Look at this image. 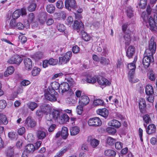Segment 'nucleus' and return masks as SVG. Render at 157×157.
Instances as JSON below:
<instances>
[{
  "mask_svg": "<svg viewBox=\"0 0 157 157\" xmlns=\"http://www.w3.org/2000/svg\"><path fill=\"white\" fill-rule=\"evenodd\" d=\"M57 94V93L52 89L48 88L44 91L45 98L47 100L51 101H55L56 100V96Z\"/></svg>",
  "mask_w": 157,
  "mask_h": 157,
  "instance_id": "f257e3e1",
  "label": "nucleus"
},
{
  "mask_svg": "<svg viewBox=\"0 0 157 157\" xmlns=\"http://www.w3.org/2000/svg\"><path fill=\"white\" fill-rule=\"evenodd\" d=\"M29 23L31 24L33 28H36L38 25V22L36 19L34 14L33 13H30L29 14L27 24H25V26L26 25L27 26H28L29 25Z\"/></svg>",
  "mask_w": 157,
  "mask_h": 157,
  "instance_id": "f03ea898",
  "label": "nucleus"
},
{
  "mask_svg": "<svg viewBox=\"0 0 157 157\" xmlns=\"http://www.w3.org/2000/svg\"><path fill=\"white\" fill-rule=\"evenodd\" d=\"M154 18L152 16L149 19L150 29L151 30L157 29V14H154Z\"/></svg>",
  "mask_w": 157,
  "mask_h": 157,
  "instance_id": "7ed1b4c3",
  "label": "nucleus"
},
{
  "mask_svg": "<svg viewBox=\"0 0 157 157\" xmlns=\"http://www.w3.org/2000/svg\"><path fill=\"white\" fill-rule=\"evenodd\" d=\"M72 56V52L68 51L65 54H63L59 58V63L61 64H66L68 62Z\"/></svg>",
  "mask_w": 157,
  "mask_h": 157,
  "instance_id": "20e7f679",
  "label": "nucleus"
},
{
  "mask_svg": "<svg viewBox=\"0 0 157 157\" xmlns=\"http://www.w3.org/2000/svg\"><path fill=\"white\" fill-rule=\"evenodd\" d=\"M22 58L18 55H15L9 59L7 62L10 64L19 65L22 61Z\"/></svg>",
  "mask_w": 157,
  "mask_h": 157,
  "instance_id": "39448f33",
  "label": "nucleus"
},
{
  "mask_svg": "<svg viewBox=\"0 0 157 157\" xmlns=\"http://www.w3.org/2000/svg\"><path fill=\"white\" fill-rule=\"evenodd\" d=\"M88 123L90 126H98L101 125V121L99 118L95 117L90 119L88 121Z\"/></svg>",
  "mask_w": 157,
  "mask_h": 157,
  "instance_id": "423d86ee",
  "label": "nucleus"
},
{
  "mask_svg": "<svg viewBox=\"0 0 157 157\" xmlns=\"http://www.w3.org/2000/svg\"><path fill=\"white\" fill-rule=\"evenodd\" d=\"M154 61L153 57L148 56H144L143 59V64L145 68L148 67L151 63Z\"/></svg>",
  "mask_w": 157,
  "mask_h": 157,
  "instance_id": "0eeeda50",
  "label": "nucleus"
},
{
  "mask_svg": "<svg viewBox=\"0 0 157 157\" xmlns=\"http://www.w3.org/2000/svg\"><path fill=\"white\" fill-rule=\"evenodd\" d=\"M47 135V131L44 129H39L36 132L37 137L39 140L44 139L46 137Z\"/></svg>",
  "mask_w": 157,
  "mask_h": 157,
  "instance_id": "6e6552de",
  "label": "nucleus"
},
{
  "mask_svg": "<svg viewBox=\"0 0 157 157\" xmlns=\"http://www.w3.org/2000/svg\"><path fill=\"white\" fill-rule=\"evenodd\" d=\"M65 6L69 10L71 8H75L77 6L75 0H65Z\"/></svg>",
  "mask_w": 157,
  "mask_h": 157,
  "instance_id": "1a4fd4ad",
  "label": "nucleus"
},
{
  "mask_svg": "<svg viewBox=\"0 0 157 157\" xmlns=\"http://www.w3.org/2000/svg\"><path fill=\"white\" fill-rule=\"evenodd\" d=\"M74 29L78 30V32H80L83 30L84 25L81 21H75L74 24Z\"/></svg>",
  "mask_w": 157,
  "mask_h": 157,
  "instance_id": "9d476101",
  "label": "nucleus"
},
{
  "mask_svg": "<svg viewBox=\"0 0 157 157\" xmlns=\"http://www.w3.org/2000/svg\"><path fill=\"white\" fill-rule=\"evenodd\" d=\"M97 79L98 83L101 86L108 85L110 83L109 82L107 79L102 76L98 77Z\"/></svg>",
  "mask_w": 157,
  "mask_h": 157,
  "instance_id": "9b49d317",
  "label": "nucleus"
},
{
  "mask_svg": "<svg viewBox=\"0 0 157 157\" xmlns=\"http://www.w3.org/2000/svg\"><path fill=\"white\" fill-rule=\"evenodd\" d=\"M25 68L27 70H31L33 67L32 61L28 58H25L24 60Z\"/></svg>",
  "mask_w": 157,
  "mask_h": 157,
  "instance_id": "f8f14e48",
  "label": "nucleus"
},
{
  "mask_svg": "<svg viewBox=\"0 0 157 157\" xmlns=\"http://www.w3.org/2000/svg\"><path fill=\"white\" fill-rule=\"evenodd\" d=\"M90 101L88 97L86 95H82L79 99V104L82 106H85L87 105Z\"/></svg>",
  "mask_w": 157,
  "mask_h": 157,
  "instance_id": "ddd939ff",
  "label": "nucleus"
},
{
  "mask_svg": "<svg viewBox=\"0 0 157 157\" xmlns=\"http://www.w3.org/2000/svg\"><path fill=\"white\" fill-rule=\"evenodd\" d=\"M135 53L134 47L132 45L130 46L127 48L126 51V55L129 59L132 58Z\"/></svg>",
  "mask_w": 157,
  "mask_h": 157,
  "instance_id": "4468645a",
  "label": "nucleus"
},
{
  "mask_svg": "<svg viewBox=\"0 0 157 157\" xmlns=\"http://www.w3.org/2000/svg\"><path fill=\"white\" fill-rule=\"evenodd\" d=\"M25 123L31 128L34 127L36 125V122L35 120L30 116L27 117Z\"/></svg>",
  "mask_w": 157,
  "mask_h": 157,
  "instance_id": "2eb2a0df",
  "label": "nucleus"
},
{
  "mask_svg": "<svg viewBox=\"0 0 157 157\" xmlns=\"http://www.w3.org/2000/svg\"><path fill=\"white\" fill-rule=\"evenodd\" d=\"M87 141L90 142L91 146L94 148L96 147L99 144V141L96 139H93L91 136L88 137Z\"/></svg>",
  "mask_w": 157,
  "mask_h": 157,
  "instance_id": "dca6fc26",
  "label": "nucleus"
},
{
  "mask_svg": "<svg viewBox=\"0 0 157 157\" xmlns=\"http://www.w3.org/2000/svg\"><path fill=\"white\" fill-rule=\"evenodd\" d=\"M45 107L46 110H44V109L37 110L36 112V115L41 117L43 116V113L48 112L50 110L49 106L48 105H46L45 106Z\"/></svg>",
  "mask_w": 157,
  "mask_h": 157,
  "instance_id": "f3484780",
  "label": "nucleus"
},
{
  "mask_svg": "<svg viewBox=\"0 0 157 157\" xmlns=\"http://www.w3.org/2000/svg\"><path fill=\"white\" fill-rule=\"evenodd\" d=\"M139 107L140 112L143 113L146 107L145 100L143 98H140L139 100Z\"/></svg>",
  "mask_w": 157,
  "mask_h": 157,
  "instance_id": "a211bd4d",
  "label": "nucleus"
},
{
  "mask_svg": "<svg viewBox=\"0 0 157 157\" xmlns=\"http://www.w3.org/2000/svg\"><path fill=\"white\" fill-rule=\"evenodd\" d=\"M69 88V85L67 82H63L60 84L59 92L63 94L68 91Z\"/></svg>",
  "mask_w": 157,
  "mask_h": 157,
  "instance_id": "6ab92c4d",
  "label": "nucleus"
},
{
  "mask_svg": "<svg viewBox=\"0 0 157 157\" xmlns=\"http://www.w3.org/2000/svg\"><path fill=\"white\" fill-rule=\"evenodd\" d=\"M97 112L98 114L105 118H107L109 114L108 111L106 108L99 109L97 110Z\"/></svg>",
  "mask_w": 157,
  "mask_h": 157,
  "instance_id": "aec40b11",
  "label": "nucleus"
},
{
  "mask_svg": "<svg viewBox=\"0 0 157 157\" xmlns=\"http://www.w3.org/2000/svg\"><path fill=\"white\" fill-rule=\"evenodd\" d=\"M54 17L56 19H64L66 17V13L64 11H61L59 13H56L54 14Z\"/></svg>",
  "mask_w": 157,
  "mask_h": 157,
  "instance_id": "412c9836",
  "label": "nucleus"
},
{
  "mask_svg": "<svg viewBox=\"0 0 157 157\" xmlns=\"http://www.w3.org/2000/svg\"><path fill=\"white\" fill-rule=\"evenodd\" d=\"M149 49L151 50L153 52H155L156 49V45L155 42L154 41L153 37H151L150 41L149 42Z\"/></svg>",
  "mask_w": 157,
  "mask_h": 157,
  "instance_id": "4be33fe9",
  "label": "nucleus"
},
{
  "mask_svg": "<svg viewBox=\"0 0 157 157\" xmlns=\"http://www.w3.org/2000/svg\"><path fill=\"white\" fill-rule=\"evenodd\" d=\"M156 130V127L153 124L149 125L146 128V132L148 134H151L155 132Z\"/></svg>",
  "mask_w": 157,
  "mask_h": 157,
  "instance_id": "5701e85b",
  "label": "nucleus"
},
{
  "mask_svg": "<svg viewBox=\"0 0 157 157\" xmlns=\"http://www.w3.org/2000/svg\"><path fill=\"white\" fill-rule=\"evenodd\" d=\"M69 117L66 114H64L61 115L60 118L58 119V122L60 124H63L68 121Z\"/></svg>",
  "mask_w": 157,
  "mask_h": 157,
  "instance_id": "b1692460",
  "label": "nucleus"
},
{
  "mask_svg": "<svg viewBox=\"0 0 157 157\" xmlns=\"http://www.w3.org/2000/svg\"><path fill=\"white\" fill-rule=\"evenodd\" d=\"M5 154L7 157H13L14 154L13 147H7L5 151Z\"/></svg>",
  "mask_w": 157,
  "mask_h": 157,
  "instance_id": "393cba45",
  "label": "nucleus"
},
{
  "mask_svg": "<svg viewBox=\"0 0 157 157\" xmlns=\"http://www.w3.org/2000/svg\"><path fill=\"white\" fill-rule=\"evenodd\" d=\"M109 126H113L116 128H119L121 125V123L116 120H113L109 121L108 123Z\"/></svg>",
  "mask_w": 157,
  "mask_h": 157,
  "instance_id": "a878e982",
  "label": "nucleus"
},
{
  "mask_svg": "<svg viewBox=\"0 0 157 157\" xmlns=\"http://www.w3.org/2000/svg\"><path fill=\"white\" fill-rule=\"evenodd\" d=\"M80 131L78 127L76 126L72 127L70 129V134L71 136H75L77 135Z\"/></svg>",
  "mask_w": 157,
  "mask_h": 157,
  "instance_id": "bb28decb",
  "label": "nucleus"
},
{
  "mask_svg": "<svg viewBox=\"0 0 157 157\" xmlns=\"http://www.w3.org/2000/svg\"><path fill=\"white\" fill-rule=\"evenodd\" d=\"M14 71V67L12 66L8 67L4 73V76L7 77L9 75H11Z\"/></svg>",
  "mask_w": 157,
  "mask_h": 157,
  "instance_id": "cd10ccee",
  "label": "nucleus"
},
{
  "mask_svg": "<svg viewBox=\"0 0 157 157\" xmlns=\"http://www.w3.org/2000/svg\"><path fill=\"white\" fill-rule=\"evenodd\" d=\"M61 135L64 139H66L68 135V129L67 127H63L61 132Z\"/></svg>",
  "mask_w": 157,
  "mask_h": 157,
  "instance_id": "c85d7f7f",
  "label": "nucleus"
},
{
  "mask_svg": "<svg viewBox=\"0 0 157 157\" xmlns=\"http://www.w3.org/2000/svg\"><path fill=\"white\" fill-rule=\"evenodd\" d=\"M35 148L33 144H29L25 147V151L27 153H29L33 152L35 150Z\"/></svg>",
  "mask_w": 157,
  "mask_h": 157,
  "instance_id": "c756f323",
  "label": "nucleus"
},
{
  "mask_svg": "<svg viewBox=\"0 0 157 157\" xmlns=\"http://www.w3.org/2000/svg\"><path fill=\"white\" fill-rule=\"evenodd\" d=\"M125 47L128 46L131 42V38L129 33L125 34L124 36Z\"/></svg>",
  "mask_w": 157,
  "mask_h": 157,
  "instance_id": "7c9ffc66",
  "label": "nucleus"
},
{
  "mask_svg": "<svg viewBox=\"0 0 157 157\" xmlns=\"http://www.w3.org/2000/svg\"><path fill=\"white\" fill-rule=\"evenodd\" d=\"M145 92L147 95H152L154 93V90L152 86L150 85H147L146 86Z\"/></svg>",
  "mask_w": 157,
  "mask_h": 157,
  "instance_id": "2f4dec72",
  "label": "nucleus"
},
{
  "mask_svg": "<svg viewBox=\"0 0 157 157\" xmlns=\"http://www.w3.org/2000/svg\"><path fill=\"white\" fill-rule=\"evenodd\" d=\"M52 115L53 118L58 122V119L60 118L61 116L60 112L58 110H55L53 111Z\"/></svg>",
  "mask_w": 157,
  "mask_h": 157,
  "instance_id": "473e14b6",
  "label": "nucleus"
},
{
  "mask_svg": "<svg viewBox=\"0 0 157 157\" xmlns=\"http://www.w3.org/2000/svg\"><path fill=\"white\" fill-rule=\"evenodd\" d=\"M82 36V38L85 41H88L90 40V36L87 34V33L84 32L83 30V31L80 32Z\"/></svg>",
  "mask_w": 157,
  "mask_h": 157,
  "instance_id": "72a5a7b5",
  "label": "nucleus"
},
{
  "mask_svg": "<svg viewBox=\"0 0 157 157\" xmlns=\"http://www.w3.org/2000/svg\"><path fill=\"white\" fill-rule=\"evenodd\" d=\"M97 79L95 77H94L88 76L86 77V80L88 83H94L96 82Z\"/></svg>",
  "mask_w": 157,
  "mask_h": 157,
  "instance_id": "f704fd0d",
  "label": "nucleus"
},
{
  "mask_svg": "<svg viewBox=\"0 0 157 157\" xmlns=\"http://www.w3.org/2000/svg\"><path fill=\"white\" fill-rule=\"evenodd\" d=\"M66 80L67 81L66 82L69 85L70 87H72L75 85V83L72 78L70 77L67 78H66Z\"/></svg>",
  "mask_w": 157,
  "mask_h": 157,
  "instance_id": "c9c22d12",
  "label": "nucleus"
},
{
  "mask_svg": "<svg viewBox=\"0 0 157 157\" xmlns=\"http://www.w3.org/2000/svg\"><path fill=\"white\" fill-rule=\"evenodd\" d=\"M55 6L52 4L48 5L46 6L47 11L50 13H53L55 10Z\"/></svg>",
  "mask_w": 157,
  "mask_h": 157,
  "instance_id": "e433bc0d",
  "label": "nucleus"
},
{
  "mask_svg": "<svg viewBox=\"0 0 157 157\" xmlns=\"http://www.w3.org/2000/svg\"><path fill=\"white\" fill-rule=\"evenodd\" d=\"M28 105V108L33 111L38 107V105L34 102H29Z\"/></svg>",
  "mask_w": 157,
  "mask_h": 157,
  "instance_id": "4c0bfd02",
  "label": "nucleus"
},
{
  "mask_svg": "<svg viewBox=\"0 0 157 157\" xmlns=\"http://www.w3.org/2000/svg\"><path fill=\"white\" fill-rule=\"evenodd\" d=\"M60 85L58 82H55L52 83L51 86L49 87L48 88L53 89L55 91V90H58L59 88H60Z\"/></svg>",
  "mask_w": 157,
  "mask_h": 157,
  "instance_id": "58836bf2",
  "label": "nucleus"
},
{
  "mask_svg": "<svg viewBox=\"0 0 157 157\" xmlns=\"http://www.w3.org/2000/svg\"><path fill=\"white\" fill-rule=\"evenodd\" d=\"M105 154L107 156H114L116 155V153L113 150L109 149L105 151Z\"/></svg>",
  "mask_w": 157,
  "mask_h": 157,
  "instance_id": "ea45409f",
  "label": "nucleus"
},
{
  "mask_svg": "<svg viewBox=\"0 0 157 157\" xmlns=\"http://www.w3.org/2000/svg\"><path fill=\"white\" fill-rule=\"evenodd\" d=\"M21 14V12L20 10H16L12 14V17L13 19H16L19 17Z\"/></svg>",
  "mask_w": 157,
  "mask_h": 157,
  "instance_id": "a19ab883",
  "label": "nucleus"
},
{
  "mask_svg": "<svg viewBox=\"0 0 157 157\" xmlns=\"http://www.w3.org/2000/svg\"><path fill=\"white\" fill-rule=\"evenodd\" d=\"M100 62L103 64L108 65L110 61L109 59L101 57L100 60Z\"/></svg>",
  "mask_w": 157,
  "mask_h": 157,
  "instance_id": "79ce46f5",
  "label": "nucleus"
},
{
  "mask_svg": "<svg viewBox=\"0 0 157 157\" xmlns=\"http://www.w3.org/2000/svg\"><path fill=\"white\" fill-rule=\"evenodd\" d=\"M106 131L108 133L111 135H114L116 132V130L115 129L111 127L107 128H106Z\"/></svg>",
  "mask_w": 157,
  "mask_h": 157,
  "instance_id": "37998d69",
  "label": "nucleus"
},
{
  "mask_svg": "<svg viewBox=\"0 0 157 157\" xmlns=\"http://www.w3.org/2000/svg\"><path fill=\"white\" fill-rule=\"evenodd\" d=\"M116 140L115 139L110 137H108L107 139L106 142L109 145H112L115 143Z\"/></svg>",
  "mask_w": 157,
  "mask_h": 157,
  "instance_id": "c03bdc74",
  "label": "nucleus"
},
{
  "mask_svg": "<svg viewBox=\"0 0 157 157\" xmlns=\"http://www.w3.org/2000/svg\"><path fill=\"white\" fill-rule=\"evenodd\" d=\"M147 0H140L139 5L140 8L144 9L147 6Z\"/></svg>",
  "mask_w": 157,
  "mask_h": 157,
  "instance_id": "a18cd8bd",
  "label": "nucleus"
},
{
  "mask_svg": "<svg viewBox=\"0 0 157 157\" xmlns=\"http://www.w3.org/2000/svg\"><path fill=\"white\" fill-rule=\"evenodd\" d=\"M0 119L1 120V124H3L5 125L7 124L8 122V121L7 120L6 117L5 115L2 114Z\"/></svg>",
  "mask_w": 157,
  "mask_h": 157,
  "instance_id": "49530a36",
  "label": "nucleus"
},
{
  "mask_svg": "<svg viewBox=\"0 0 157 157\" xmlns=\"http://www.w3.org/2000/svg\"><path fill=\"white\" fill-rule=\"evenodd\" d=\"M40 71V68L34 67L32 71V74L33 76H36L39 74Z\"/></svg>",
  "mask_w": 157,
  "mask_h": 157,
  "instance_id": "de8ad7c7",
  "label": "nucleus"
},
{
  "mask_svg": "<svg viewBox=\"0 0 157 157\" xmlns=\"http://www.w3.org/2000/svg\"><path fill=\"white\" fill-rule=\"evenodd\" d=\"M94 105L95 106L99 105H103L104 104V101L100 99L95 100L94 101Z\"/></svg>",
  "mask_w": 157,
  "mask_h": 157,
  "instance_id": "09e8293b",
  "label": "nucleus"
},
{
  "mask_svg": "<svg viewBox=\"0 0 157 157\" xmlns=\"http://www.w3.org/2000/svg\"><path fill=\"white\" fill-rule=\"evenodd\" d=\"M143 119L146 124H147L150 123L151 121L149 115L147 114L144 115L143 116Z\"/></svg>",
  "mask_w": 157,
  "mask_h": 157,
  "instance_id": "8fccbe9b",
  "label": "nucleus"
},
{
  "mask_svg": "<svg viewBox=\"0 0 157 157\" xmlns=\"http://www.w3.org/2000/svg\"><path fill=\"white\" fill-rule=\"evenodd\" d=\"M36 7V4L35 3H32L28 7V10L31 11L32 12L34 11Z\"/></svg>",
  "mask_w": 157,
  "mask_h": 157,
  "instance_id": "3c124183",
  "label": "nucleus"
},
{
  "mask_svg": "<svg viewBox=\"0 0 157 157\" xmlns=\"http://www.w3.org/2000/svg\"><path fill=\"white\" fill-rule=\"evenodd\" d=\"M127 15L129 18H131L133 16L132 9L131 7H128L127 10Z\"/></svg>",
  "mask_w": 157,
  "mask_h": 157,
  "instance_id": "603ef678",
  "label": "nucleus"
},
{
  "mask_svg": "<svg viewBox=\"0 0 157 157\" xmlns=\"http://www.w3.org/2000/svg\"><path fill=\"white\" fill-rule=\"evenodd\" d=\"M48 64L50 65H55L58 63V60L56 59H54L53 58H50L48 60Z\"/></svg>",
  "mask_w": 157,
  "mask_h": 157,
  "instance_id": "864d4df0",
  "label": "nucleus"
},
{
  "mask_svg": "<svg viewBox=\"0 0 157 157\" xmlns=\"http://www.w3.org/2000/svg\"><path fill=\"white\" fill-rule=\"evenodd\" d=\"M34 57L36 59H39L43 57V53L40 52H36L34 55Z\"/></svg>",
  "mask_w": 157,
  "mask_h": 157,
  "instance_id": "5fc2aeb1",
  "label": "nucleus"
},
{
  "mask_svg": "<svg viewBox=\"0 0 157 157\" xmlns=\"http://www.w3.org/2000/svg\"><path fill=\"white\" fill-rule=\"evenodd\" d=\"M155 52H153L151 51V50L149 49H147L146 50L145 55H146L145 56H150L151 57H153V55Z\"/></svg>",
  "mask_w": 157,
  "mask_h": 157,
  "instance_id": "6e6d98bb",
  "label": "nucleus"
},
{
  "mask_svg": "<svg viewBox=\"0 0 157 157\" xmlns=\"http://www.w3.org/2000/svg\"><path fill=\"white\" fill-rule=\"evenodd\" d=\"M7 104L6 101L4 100L0 101V109L1 110L5 108Z\"/></svg>",
  "mask_w": 157,
  "mask_h": 157,
  "instance_id": "4d7b16f0",
  "label": "nucleus"
},
{
  "mask_svg": "<svg viewBox=\"0 0 157 157\" xmlns=\"http://www.w3.org/2000/svg\"><path fill=\"white\" fill-rule=\"evenodd\" d=\"M57 28L58 30L60 32H63L65 29V27L64 25L61 24L57 25Z\"/></svg>",
  "mask_w": 157,
  "mask_h": 157,
  "instance_id": "13d9d810",
  "label": "nucleus"
},
{
  "mask_svg": "<svg viewBox=\"0 0 157 157\" xmlns=\"http://www.w3.org/2000/svg\"><path fill=\"white\" fill-rule=\"evenodd\" d=\"M127 67L130 70L132 71H135L136 68L135 64L134 63H131L128 64Z\"/></svg>",
  "mask_w": 157,
  "mask_h": 157,
  "instance_id": "bf43d9fd",
  "label": "nucleus"
},
{
  "mask_svg": "<svg viewBox=\"0 0 157 157\" xmlns=\"http://www.w3.org/2000/svg\"><path fill=\"white\" fill-rule=\"evenodd\" d=\"M16 21L15 19H13L11 20L9 24V28H13L16 27Z\"/></svg>",
  "mask_w": 157,
  "mask_h": 157,
  "instance_id": "052dcab7",
  "label": "nucleus"
},
{
  "mask_svg": "<svg viewBox=\"0 0 157 157\" xmlns=\"http://www.w3.org/2000/svg\"><path fill=\"white\" fill-rule=\"evenodd\" d=\"M19 40L21 43H25L27 40L26 37L24 35H21L19 36Z\"/></svg>",
  "mask_w": 157,
  "mask_h": 157,
  "instance_id": "680f3d73",
  "label": "nucleus"
},
{
  "mask_svg": "<svg viewBox=\"0 0 157 157\" xmlns=\"http://www.w3.org/2000/svg\"><path fill=\"white\" fill-rule=\"evenodd\" d=\"M83 106H82L81 105L77 106L76 111L78 114L80 115L82 114L83 111L82 107Z\"/></svg>",
  "mask_w": 157,
  "mask_h": 157,
  "instance_id": "e2e57ef3",
  "label": "nucleus"
},
{
  "mask_svg": "<svg viewBox=\"0 0 157 157\" xmlns=\"http://www.w3.org/2000/svg\"><path fill=\"white\" fill-rule=\"evenodd\" d=\"M134 71L132 70H130L128 74V76L129 77V79L130 81H132V79L134 77Z\"/></svg>",
  "mask_w": 157,
  "mask_h": 157,
  "instance_id": "0e129e2a",
  "label": "nucleus"
},
{
  "mask_svg": "<svg viewBox=\"0 0 157 157\" xmlns=\"http://www.w3.org/2000/svg\"><path fill=\"white\" fill-rule=\"evenodd\" d=\"M16 28L19 30H21L24 28V25L21 22H19L16 24Z\"/></svg>",
  "mask_w": 157,
  "mask_h": 157,
  "instance_id": "69168bd1",
  "label": "nucleus"
},
{
  "mask_svg": "<svg viewBox=\"0 0 157 157\" xmlns=\"http://www.w3.org/2000/svg\"><path fill=\"white\" fill-rule=\"evenodd\" d=\"M56 6L59 9H61L63 6V3L61 0H58L56 2Z\"/></svg>",
  "mask_w": 157,
  "mask_h": 157,
  "instance_id": "338daca9",
  "label": "nucleus"
},
{
  "mask_svg": "<svg viewBox=\"0 0 157 157\" xmlns=\"http://www.w3.org/2000/svg\"><path fill=\"white\" fill-rule=\"evenodd\" d=\"M73 21V18L71 16H69L67 19L66 23L68 25H71Z\"/></svg>",
  "mask_w": 157,
  "mask_h": 157,
  "instance_id": "774afa93",
  "label": "nucleus"
}]
</instances>
